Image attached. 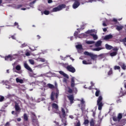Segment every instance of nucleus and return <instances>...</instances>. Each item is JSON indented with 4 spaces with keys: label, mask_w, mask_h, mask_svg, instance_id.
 <instances>
[{
    "label": "nucleus",
    "mask_w": 126,
    "mask_h": 126,
    "mask_svg": "<svg viewBox=\"0 0 126 126\" xmlns=\"http://www.w3.org/2000/svg\"><path fill=\"white\" fill-rule=\"evenodd\" d=\"M123 28H124V27L123 26H117L116 27V29L118 30V31H121V30H123Z\"/></svg>",
    "instance_id": "7c9ffc66"
},
{
    "label": "nucleus",
    "mask_w": 126,
    "mask_h": 126,
    "mask_svg": "<svg viewBox=\"0 0 126 126\" xmlns=\"http://www.w3.org/2000/svg\"><path fill=\"white\" fill-rule=\"evenodd\" d=\"M55 94H56V93L54 92H52L51 93V97H50L51 101H54L55 100Z\"/></svg>",
    "instance_id": "b1692460"
},
{
    "label": "nucleus",
    "mask_w": 126,
    "mask_h": 126,
    "mask_svg": "<svg viewBox=\"0 0 126 126\" xmlns=\"http://www.w3.org/2000/svg\"><path fill=\"white\" fill-rule=\"evenodd\" d=\"M16 112H20L21 108L18 103H16L14 106Z\"/></svg>",
    "instance_id": "ddd939ff"
},
{
    "label": "nucleus",
    "mask_w": 126,
    "mask_h": 126,
    "mask_svg": "<svg viewBox=\"0 0 126 126\" xmlns=\"http://www.w3.org/2000/svg\"><path fill=\"white\" fill-rule=\"evenodd\" d=\"M32 124L33 126H39V123L38 122L37 119H35V120H32Z\"/></svg>",
    "instance_id": "dca6fc26"
},
{
    "label": "nucleus",
    "mask_w": 126,
    "mask_h": 126,
    "mask_svg": "<svg viewBox=\"0 0 126 126\" xmlns=\"http://www.w3.org/2000/svg\"><path fill=\"white\" fill-rule=\"evenodd\" d=\"M61 112L62 114H60V118L62 119V123H63V125H64V126H67V124H66V119H65V117H66V114H65V110H64V108H62Z\"/></svg>",
    "instance_id": "7ed1b4c3"
},
{
    "label": "nucleus",
    "mask_w": 126,
    "mask_h": 126,
    "mask_svg": "<svg viewBox=\"0 0 126 126\" xmlns=\"http://www.w3.org/2000/svg\"><path fill=\"white\" fill-rule=\"evenodd\" d=\"M74 126H81L80 121L78 120L77 122H76V123L74 124Z\"/></svg>",
    "instance_id": "c85d7f7f"
},
{
    "label": "nucleus",
    "mask_w": 126,
    "mask_h": 126,
    "mask_svg": "<svg viewBox=\"0 0 126 126\" xmlns=\"http://www.w3.org/2000/svg\"><path fill=\"white\" fill-rule=\"evenodd\" d=\"M96 91L95 92V96L96 97H99V94H100V91L97 90V89H95Z\"/></svg>",
    "instance_id": "72a5a7b5"
},
{
    "label": "nucleus",
    "mask_w": 126,
    "mask_h": 126,
    "mask_svg": "<svg viewBox=\"0 0 126 126\" xmlns=\"http://www.w3.org/2000/svg\"><path fill=\"white\" fill-rule=\"evenodd\" d=\"M63 82L65 83V84H67V79L65 78H64L63 79Z\"/></svg>",
    "instance_id": "a18cd8bd"
},
{
    "label": "nucleus",
    "mask_w": 126,
    "mask_h": 126,
    "mask_svg": "<svg viewBox=\"0 0 126 126\" xmlns=\"http://www.w3.org/2000/svg\"><path fill=\"white\" fill-rule=\"evenodd\" d=\"M10 123L9 122H6V123L5 124L4 126H10Z\"/></svg>",
    "instance_id": "603ef678"
},
{
    "label": "nucleus",
    "mask_w": 126,
    "mask_h": 126,
    "mask_svg": "<svg viewBox=\"0 0 126 126\" xmlns=\"http://www.w3.org/2000/svg\"><path fill=\"white\" fill-rule=\"evenodd\" d=\"M123 119V114L122 113H119L117 117L116 116H113L112 117V120L114 122H118V124L120 125V126H125L126 124V119Z\"/></svg>",
    "instance_id": "f257e3e1"
},
{
    "label": "nucleus",
    "mask_w": 126,
    "mask_h": 126,
    "mask_svg": "<svg viewBox=\"0 0 126 126\" xmlns=\"http://www.w3.org/2000/svg\"><path fill=\"white\" fill-rule=\"evenodd\" d=\"M12 60H13V59H12V57L10 55L5 57V61H10V62H11Z\"/></svg>",
    "instance_id": "4468645a"
},
{
    "label": "nucleus",
    "mask_w": 126,
    "mask_h": 126,
    "mask_svg": "<svg viewBox=\"0 0 126 126\" xmlns=\"http://www.w3.org/2000/svg\"><path fill=\"white\" fill-rule=\"evenodd\" d=\"M102 100L103 97H102V96H99L97 100V105L98 106V110L99 111H101L104 106V103L102 102Z\"/></svg>",
    "instance_id": "20e7f679"
},
{
    "label": "nucleus",
    "mask_w": 126,
    "mask_h": 126,
    "mask_svg": "<svg viewBox=\"0 0 126 126\" xmlns=\"http://www.w3.org/2000/svg\"><path fill=\"white\" fill-rule=\"evenodd\" d=\"M114 70H119V71L121 72V67L118 65H115L114 67Z\"/></svg>",
    "instance_id": "a878e982"
},
{
    "label": "nucleus",
    "mask_w": 126,
    "mask_h": 126,
    "mask_svg": "<svg viewBox=\"0 0 126 126\" xmlns=\"http://www.w3.org/2000/svg\"><path fill=\"white\" fill-rule=\"evenodd\" d=\"M4 100V96L0 95V102H3Z\"/></svg>",
    "instance_id": "79ce46f5"
},
{
    "label": "nucleus",
    "mask_w": 126,
    "mask_h": 126,
    "mask_svg": "<svg viewBox=\"0 0 126 126\" xmlns=\"http://www.w3.org/2000/svg\"><path fill=\"white\" fill-rule=\"evenodd\" d=\"M93 112V116L95 117V115H96V112L95 111H94L93 110L92 111Z\"/></svg>",
    "instance_id": "4d7b16f0"
},
{
    "label": "nucleus",
    "mask_w": 126,
    "mask_h": 126,
    "mask_svg": "<svg viewBox=\"0 0 126 126\" xmlns=\"http://www.w3.org/2000/svg\"><path fill=\"white\" fill-rule=\"evenodd\" d=\"M59 73H60V74H61V75H63V76L64 77H66V78H68V75H67V74L65 73L64 72H63V71H60Z\"/></svg>",
    "instance_id": "a211bd4d"
},
{
    "label": "nucleus",
    "mask_w": 126,
    "mask_h": 126,
    "mask_svg": "<svg viewBox=\"0 0 126 126\" xmlns=\"http://www.w3.org/2000/svg\"><path fill=\"white\" fill-rule=\"evenodd\" d=\"M19 113H20V111H19V112L16 111L15 113V115H16V117H18V115L19 114Z\"/></svg>",
    "instance_id": "864d4df0"
},
{
    "label": "nucleus",
    "mask_w": 126,
    "mask_h": 126,
    "mask_svg": "<svg viewBox=\"0 0 126 126\" xmlns=\"http://www.w3.org/2000/svg\"><path fill=\"white\" fill-rule=\"evenodd\" d=\"M84 55H85L86 56H89V57H90V55H91V53L87 51H85L84 52Z\"/></svg>",
    "instance_id": "c03bdc74"
},
{
    "label": "nucleus",
    "mask_w": 126,
    "mask_h": 126,
    "mask_svg": "<svg viewBox=\"0 0 126 126\" xmlns=\"http://www.w3.org/2000/svg\"><path fill=\"white\" fill-rule=\"evenodd\" d=\"M74 3L73 4L72 7L74 9L77 8L79 5H80V2L79 0H74Z\"/></svg>",
    "instance_id": "1a4fd4ad"
},
{
    "label": "nucleus",
    "mask_w": 126,
    "mask_h": 126,
    "mask_svg": "<svg viewBox=\"0 0 126 126\" xmlns=\"http://www.w3.org/2000/svg\"><path fill=\"white\" fill-rule=\"evenodd\" d=\"M113 74V68H110L109 71L108 72V75H111Z\"/></svg>",
    "instance_id": "f704fd0d"
},
{
    "label": "nucleus",
    "mask_w": 126,
    "mask_h": 126,
    "mask_svg": "<svg viewBox=\"0 0 126 126\" xmlns=\"http://www.w3.org/2000/svg\"><path fill=\"white\" fill-rule=\"evenodd\" d=\"M80 101H81V110H85V101H84L83 98H82Z\"/></svg>",
    "instance_id": "f8f14e48"
},
{
    "label": "nucleus",
    "mask_w": 126,
    "mask_h": 126,
    "mask_svg": "<svg viewBox=\"0 0 126 126\" xmlns=\"http://www.w3.org/2000/svg\"><path fill=\"white\" fill-rule=\"evenodd\" d=\"M20 7H22V5L20 4L17 5V8H20Z\"/></svg>",
    "instance_id": "680f3d73"
},
{
    "label": "nucleus",
    "mask_w": 126,
    "mask_h": 126,
    "mask_svg": "<svg viewBox=\"0 0 126 126\" xmlns=\"http://www.w3.org/2000/svg\"><path fill=\"white\" fill-rule=\"evenodd\" d=\"M55 97L56 99H58V98H59V93H56L55 94Z\"/></svg>",
    "instance_id": "3c124183"
},
{
    "label": "nucleus",
    "mask_w": 126,
    "mask_h": 126,
    "mask_svg": "<svg viewBox=\"0 0 126 126\" xmlns=\"http://www.w3.org/2000/svg\"><path fill=\"white\" fill-rule=\"evenodd\" d=\"M39 61L41 62V63H45V59L39 58Z\"/></svg>",
    "instance_id": "49530a36"
},
{
    "label": "nucleus",
    "mask_w": 126,
    "mask_h": 126,
    "mask_svg": "<svg viewBox=\"0 0 126 126\" xmlns=\"http://www.w3.org/2000/svg\"><path fill=\"white\" fill-rule=\"evenodd\" d=\"M63 66H64V67H65L68 71H69V72H72V73H74V72L76 71L75 68H74L71 65H68L66 67H65V64H63Z\"/></svg>",
    "instance_id": "39448f33"
},
{
    "label": "nucleus",
    "mask_w": 126,
    "mask_h": 126,
    "mask_svg": "<svg viewBox=\"0 0 126 126\" xmlns=\"http://www.w3.org/2000/svg\"><path fill=\"white\" fill-rule=\"evenodd\" d=\"M68 98L69 100H70V103H71V104H72V103H73V100H74V97H73V95H70L68 96Z\"/></svg>",
    "instance_id": "6ab92c4d"
},
{
    "label": "nucleus",
    "mask_w": 126,
    "mask_h": 126,
    "mask_svg": "<svg viewBox=\"0 0 126 126\" xmlns=\"http://www.w3.org/2000/svg\"><path fill=\"white\" fill-rule=\"evenodd\" d=\"M113 21L114 22H118V20H117V19H113Z\"/></svg>",
    "instance_id": "e2e57ef3"
},
{
    "label": "nucleus",
    "mask_w": 126,
    "mask_h": 126,
    "mask_svg": "<svg viewBox=\"0 0 126 126\" xmlns=\"http://www.w3.org/2000/svg\"><path fill=\"white\" fill-rule=\"evenodd\" d=\"M15 69L16 70L19 71L21 69V66H20L19 65H18L15 67Z\"/></svg>",
    "instance_id": "4c0bfd02"
},
{
    "label": "nucleus",
    "mask_w": 126,
    "mask_h": 126,
    "mask_svg": "<svg viewBox=\"0 0 126 126\" xmlns=\"http://www.w3.org/2000/svg\"><path fill=\"white\" fill-rule=\"evenodd\" d=\"M88 63H90V64H92V63L91 62H92V59H89L87 60V61Z\"/></svg>",
    "instance_id": "09e8293b"
},
{
    "label": "nucleus",
    "mask_w": 126,
    "mask_h": 126,
    "mask_svg": "<svg viewBox=\"0 0 126 126\" xmlns=\"http://www.w3.org/2000/svg\"><path fill=\"white\" fill-rule=\"evenodd\" d=\"M17 122H21V118H17Z\"/></svg>",
    "instance_id": "052dcab7"
},
{
    "label": "nucleus",
    "mask_w": 126,
    "mask_h": 126,
    "mask_svg": "<svg viewBox=\"0 0 126 126\" xmlns=\"http://www.w3.org/2000/svg\"><path fill=\"white\" fill-rule=\"evenodd\" d=\"M86 44L88 45H91L92 44H95V41H86Z\"/></svg>",
    "instance_id": "473e14b6"
},
{
    "label": "nucleus",
    "mask_w": 126,
    "mask_h": 126,
    "mask_svg": "<svg viewBox=\"0 0 126 126\" xmlns=\"http://www.w3.org/2000/svg\"><path fill=\"white\" fill-rule=\"evenodd\" d=\"M90 126H95V122L93 119H92L91 121L90 122Z\"/></svg>",
    "instance_id": "bb28decb"
},
{
    "label": "nucleus",
    "mask_w": 126,
    "mask_h": 126,
    "mask_svg": "<svg viewBox=\"0 0 126 126\" xmlns=\"http://www.w3.org/2000/svg\"><path fill=\"white\" fill-rule=\"evenodd\" d=\"M75 85L76 84H75V81L74 80V77H72L71 79V82H70V87H67V88L68 90L67 91V92L69 93V94H72L73 93V91H77V88L75 87Z\"/></svg>",
    "instance_id": "f03ea898"
},
{
    "label": "nucleus",
    "mask_w": 126,
    "mask_h": 126,
    "mask_svg": "<svg viewBox=\"0 0 126 126\" xmlns=\"http://www.w3.org/2000/svg\"><path fill=\"white\" fill-rule=\"evenodd\" d=\"M55 124H56V126H59V122H57V121L54 122Z\"/></svg>",
    "instance_id": "69168bd1"
},
{
    "label": "nucleus",
    "mask_w": 126,
    "mask_h": 126,
    "mask_svg": "<svg viewBox=\"0 0 126 126\" xmlns=\"http://www.w3.org/2000/svg\"><path fill=\"white\" fill-rule=\"evenodd\" d=\"M69 117L70 118V119H71V120H73V119H74V117L72 115H70Z\"/></svg>",
    "instance_id": "13d9d810"
},
{
    "label": "nucleus",
    "mask_w": 126,
    "mask_h": 126,
    "mask_svg": "<svg viewBox=\"0 0 126 126\" xmlns=\"http://www.w3.org/2000/svg\"><path fill=\"white\" fill-rule=\"evenodd\" d=\"M101 45L102 42L101 41V40H99L95 43V46L96 47H101Z\"/></svg>",
    "instance_id": "412c9836"
},
{
    "label": "nucleus",
    "mask_w": 126,
    "mask_h": 126,
    "mask_svg": "<svg viewBox=\"0 0 126 126\" xmlns=\"http://www.w3.org/2000/svg\"><path fill=\"white\" fill-rule=\"evenodd\" d=\"M16 81L17 83H21V84L24 82V81L23 79H20L18 78L16 79Z\"/></svg>",
    "instance_id": "4be33fe9"
},
{
    "label": "nucleus",
    "mask_w": 126,
    "mask_h": 126,
    "mask_svg": "<svg viewBox=\"0 0 126 126\" xmlns=\"http://www.w3.org/2000/svg\"><path fill=\"white\" fill-rule=\"evenodd\" d=\"M91 36H92V37H93L94 40H97V39H98V36H97V35L94 33L91 34Z\"/></svg>",
    "instance_id": "cd10ccee"
},
{
    "label": "nucleus",
    "mask_w": 126,
    "mask_h": 126,
    "mask_svg": "<svg viewBox=\"0 0 126 126\" xmlns=\"http://www.w3.org/2000/svg\"><path fill=\"white\" fill-rule=\"evenodd\" d=\"M43 13L44 14H45V15H49V14H50V11H48L47 10H45L43 11Z\"/></svg>",
    "instance_id": "e433bc0d"
},
{
    "label": "nucleus",
    "mask_w": 126,
    "mask_h": 126,
    "mask_svg": "<svg viewBox=\"0 0 126 126\" xmlns=\"http://www.w3.org/2000/svg\"><path fill=\"white\" fill-rule=\"evenodd\" d=\"M32 116H33L32 117V121H35V120H37V117H36V115L33 112L32 113Z\"/></svg>",
    "instance_id": "393cba45"
},
{
    "label": "nucleus",
    "mask_w": 126,
    "mask_h": 126,
    "mask_svg": "<svg viewBox=\"0 0 126 126\" xmlns=\"http://www.w3.org/2000/svg\"><path fill=\"white\" fill-rule=\"evenodd\" d=\"M90 57H91V60H93V61H95V60L97 58V55H95L92 53L91 54Z\"/></svg>",
    "instance_id": "aec40b11"
},
{
    "label": "nucleus",
    "mask_w": 126,
    "mask_h": 126,
    "mask_svg": "<svg viewBox=\"0 0 126 126\" xmlns=\"http://www.w3.org/2000/svg\"><path fill=\"white\" fill-rule=\"evenodd\" d=\"M14 26H17V28L19 27V25L18 24V23L15 22L14 24Z\"/></svg>",
    "instance_id": "de8ad7c7"
},
{
    "label": "nucleus",
    "mask_w": 126,
    "mask_h": 126,
    "mask_svg": "<svg viewBox=\"0 0 126 126\" xmlns=\"http://www.w3.org/2000/svg\"><path fill=\"white\" fill-rule=\"evenodd\" d=\"M76 48L77 50H81L82 49V45L81 44H78L76 45Z\"/></svg>",
    "instance_id": "c756f323"
},
{
    "label": "nucleus",
    "mask_w": 126,
    "mask_h": 126,
    "mask_svg": "<svg viewBox=\"0 0 126 126\" xmlns=\"http://www.w3.org/2000/svg\"><path fill=\"white\" fill-rule=\"evenodd\" d=\"M113 52L109 54L110 57H115L118 55V51H119V48L117 47H114L113 49Z\"/></svg>",
    "instance_id": "6e6552de"
},
{
    "label": "nucleus",
    "mask_w": 126,
    "mask_h": 126,
    "mask_svg": "<svg viewBox=\"0 0 126 126\" xmlns=\"http://www.w3.org/2000/svg\"><path fill=\"white\" fill-rule=\"evenodd\" d=\"M35 2H36V0H33V1L31 2L30 4L32 5V4H34V3H35Z\"/></svg>",
    "instance_id": "5fc2aeb1"
},
{
    "label": "nucleus",
    "mask_w": 126,
    "mask_h": 126,
    "mask_svg": "<svg viewBox=\"0 0 126 126\" xmlns=\"http://www.w3.org/2000/svg\"><path fill=\"white\" fill-rule=\"evenodd\" d=\"M105 49H106V50H112V49H113L114 47L108 44H106L105 45Z\"/></svg>",
    "instance_id": "f3484780"
},
{
    "label": "nucleus",
    "mask_w": 126,
    "mask_h": 126,
    "mask_svg": "<svg viewBox=\"0 0 126 126\" xmlns=\"http://www.w3.org/2000/svg\"><path fill=\"white\" fill-rule=\"evenodd\" d=\"M47 86L49 87V88H50L51 89H55V86H54L52 84H48Z\"/></svg>",
    "instance_id": "2f4dec72"
},
{
    "label": "nucleus",
    "mask_w": 126,
    "mask_h": 126,
    "mask_svg": "<svg viewBox=\"0 0 126 126\" xmlns=\"http://www.w3.org/2000/svg\"><path fill=\"white\" fill-rule=\"evenodd\" d=\"M52 2H53L52 0H48V3H52Z\"/></svg>",
    "instance_id": "0e129e2a"
},
{
    "label": "nucleus",
    "mask_w": 126,
    "mask_h": 126,
    "mask_svg": "<svg viewBox=\"0 0 126 126\" xmlns=\"http://www.w3.org/2000/svg\"><path fill=\"white\" fill-rule=\"evenodd\" d=\"M26 55L27 56H30V53L27 52V53L26 54Z\"/></svg>",
    "instance_id": "774afa93"
},
{
    "label": "nucleus",
    "mask_w": 126,
    "mask_h": 126,
    "mask_svg": "<svg viewBox=\"0 0 126 126\" xmlns=\"http://www.w3.org/2000/svg\"><path fill=\"white\" fill-rule=\"evenodd\" d=\"M113 38V35L108 34L104 36L103 39L104 40H110V39H112Z\"/></svg>",
    "instance_id": "2eb2a0df"
},
{
    "label": "nucleus",
    "mask_w": 126,
    "mask_h": 126,
    "mask_svg": "<svg viewBox=\"0 0 126 126\" xmlns=\"http://www.w3.org/2000/svg\"><path fill=\"white\" fill-rule=\"evenodd\" d=\"M65 4H62L61 5H58L57 7L53 8L52 11L53 12H56V11H60V10H62L63 8H65Z\"/></svg>",
    "instance_id": "423d86ee"
},
{
    "label": "nucleus",
    "mask_w": 126,
    "mask_h": 126,
    "mask_svg": "<svg viewBox=\"0 0 126 126\" xmlns=\"http://www.w3.org/2000/svg\"><path fill=\"white\" fill-rule=\"evenodd\" d=\"M24 66L26 69L29 70V71H30L31 72H32L33 71V70H32V68H31V67L29 66V65H28V64H27V63H25L24 64Z\"/></svg>",
    "instance_id": "9b49d317"
},
{
    "label": "nucleus",
    "mask_w": 126,
    "mask_h": 126,
    "mask_svg": "<svg viewBox=\"0 0 126 126\" xmlns=\"http://www.w3.org/2000/svg\"><path fill=\"white\" fill-rule=\"evenodd\" d=\"M29 62H30V63H31V64H34L35 63L34 60H33L32 59L29 60Z\"/></svg>",
    "instance_id": "a19ab883"
},
{
    "label": "nucleus",
    "mask_w": 126,
    "mask_h": 126,
    "mask_svg": "<svg viewBox=\"0 0 126 126\" xmlns=\"http://www.w3.org/2000/svg\"><path fill=\"white\" fill-rule=\"evenodd\" d=\"M52 110L54 113H56V114H58L60 111L59 110V105L57 104L54 103L52 104Z\"/></svg>",
    "instance_id": "0eeeda50"
},
{
    "label": "nucleus",
    "mask_w": 126,
    "mask_h": 126,
    "mask_svg": "<svg viewBox=\"0 0 126 126\" xmlns=\"http://www.w3.org/2000/svg\"><path fill=\"white\" fill-rule=\"evenodd\" d=\"M102 50V48L101 47H97L96 48L94 49V51H95L96 52H99V51H101Z\"/></svg>",
    "instance_id": "c9c22d12"
},
{
    "label": "nucleus",
    "mask_w": 126,
    "mask_h": 126,
    "mask_svg": "<svg viewBox=\"0 0 126 126\" xmlns=\"http://www.w3.org/2000/svg\"><path fill=\"white\" fill-rule=\"evenodd\" d=\"M119 65L121 66V67L123 69V70H126V64L124 63L123 62H119L118 63Z\"/></svg>",
    "instance_id": "9d476101"
},
{
    "label": "nucleus",
    "mask_w": 126,
    "mask_h": 126,
    "mask_svg": "<svg viewBox=\"0 0 126 126\" xmlns=\"http://www.w3.org/2000/svg\"><path fill=\"white\" fill-rule=\"evenodd\" d=\"M92 32H93V30L88 31L86 33V34H91Z\"/></svg>",
    "instance_id": "8fccbe9b"
},
{
    "label": "nucleus",
    "mask_w": 126,
    "mask_h": 126,
    "mask_svg": "<svg viewBox=\"0 0 126 126\" xmlns=\"http://www.w3.org/2000/svg\"><path fill=\"white\" fill-rule=\"evenodd\" d=\"M23 116H24V121L28 122L29 119H28V115H27V114L25 113Z\"/></svg>",
    "instance_id": "5701e85b"
},
{
    "label": "nucleus",
    "mask_w": 126,
    "mask_h": 126,
    "mask_svg": "<svg viewBox=\"0 0 126 126\" xmlns=\"http://www.w3.org/2000/svg\"><path fill=\"white\" fill-rule=\"evenodd\" d=\"M93 86H94V85H91V86H90L88 88V89H89L90 90H91L92 89V87H93Z\"/></svg>",
    "instance_id": "6e6d98bb"
},
{
    "label": "nucleus",
    "mask_w": 126,
    "mask_h": 126,
    "mask_svg": "<svg viewBox=\"0 0 126 126\" xmlns=\"http://www.w3.org/2000/svg\"><path fill=\"white\" fill-rule=\"evenodd\" d=\"M83 64H90L91 63H88L87 61L84 60L82 61Z\"/></svg>",
    "instance_id": "37998d69"
},
{
    "label": "nucleus",
    "mask_w": 126,
    "mask_h": 126,
    "mask_svg": "<svg viewBox=\"0 0 126 126\" xmlns=\"http://www.w3.org/2000/svg\"><path fill=\"white\" fill-rule=\"evenodd\" d=\"M103 32H107V28L103 29Z\"/></svg>",
    "instance_id": "338daca9"
},
{
    "label": "nucleus",
    "mask_w": 126,
    "mask_h": 126,
    "mask_svg": "<svg viewBox=\"0 0 126 126\" xmlns=\"http://www.w3.org/2000/svg\"><path fill=\"white\" fill-rule=\"evenodd\" d=\"M78 32H75L74 33V36L75 37L76 39L77 38V37H78Z\"/></svg>",
    "instance_id": "ea45409f"
},
{
    "label": "nucleus",
    "mask_w": 126,
    "mask_h": 126,
    "mask_svg": "<svg viewBox=\"0 0 126 126\" xmlns=\"http://www.w3.org/2000/svg\"><path fill=\"white\" fill-rule=\"evenodd\" d=\"M88 124H89V120L87 119L85 120L84 125H85V126H86V125H88Z\"/></svg>",
    "instance_id": "58836bf2"
},
{
    "label": "nucleus",
    "mask_w": 126,
    "mask_h": 126,
    "mask_svg": "<svg viewBox=\"0 0 126 126\" xmlns=\"http://www.w3.org/2000/svg\"><path fill=\"white\" fill-rule=\"evenodd\" d=\"M11 37L12 39H13V40H15V39H16L15 36H14V35H12V36H11Z\"/></svg>",
    "instance_id": "bf43d9fd"
}]
</instances>
